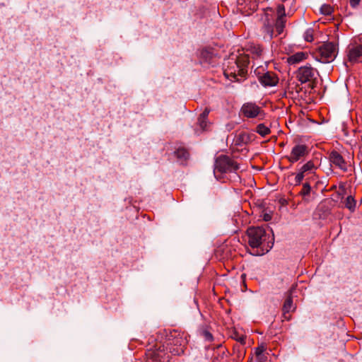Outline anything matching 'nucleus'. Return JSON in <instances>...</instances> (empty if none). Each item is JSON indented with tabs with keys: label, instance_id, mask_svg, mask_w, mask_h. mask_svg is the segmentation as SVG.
I'll return each mask as SVG.
<instances>
[{
	"label": "nucleus",
	"instance_id": "obj_1",
	"mask_svg": "<svg viewBox=\"0 0 362 362\" xmlns=\"http://www.w3.org/2000/svg\"><path fill=\"white\" fill-rule=\"evenodd\" d=\"M239 169V165L233 160L226 156H220L216 159L214 163V173L217 180L221 178L224 173H233V177H238L236 171Z\"/></svg>",
	"mask_w": 362,
	"mask_h": 362
},
{
	"label": "nucleus",
	"instance_id": "obj_2",
	"mask_svg": "<svg viewBox=\"0 0 362 362\" xmlns=\"http://www.w3.org/2000/svg\"><path fill=\"white\" fill-rule=\"evenodd\" d=\"M250 54L245 55H240L238 57H232L230 60L233 61V66L227 68L224 71V75L226 78L229 76H233L235 78L237 75L243 76L245 73V69L250 62Z\"/></svg>",
	"mask_w": 362,
	"mask_h": 362
},
{
	"label": "nucleus",
	"instance_id": "obj_3",
	"mask_svg": "<svg viewBox=\"0 0 362 362\" xmlns=\"http://www.w3.org/2000/svg\"><path fill=\"white\" fill-rule=\"evenodd\" d=\"M248 243L253 248L259 247L267 240V234L261 227H251L247 230Z\"/></svg>",
	"mask_w": 362,
	"mask_h": 362
},
{
	"label": "nucleus",
	"instance_id": "obj_4",
	"mask_svg": "<svg viewBox=\"0 0 362 362\" xmlns=\"http://www.w3.org/2000/svg\"><path fill=\"white\" fill-rule=\"evenodd\" d=\"M321 56L320 62L323 63L330 62L334 60L337 54V47L334 42H327L319 48Z\"/></svg>",
	"mask_w": 362,
	"mask_h": 362
},
{
	"label": "nucleus",
	"instance_id": "obj_5",
	"mask_svg": "<svg viewBox=\"0 0 362 362\" xmlns=\"http://www.w3.org/2000/svg\"><path fill=\"white\" fill-rule=\"evenodd\" d=\"M317 71L314 69L311 66L306 65L301 66L298 70V78L302 83L311 81L316 78Z\"/></svg>",
	"mask_w": 362,
	"mask_h": 362
},
{
	"label": "nucleus",
	"instance_id": "obj_6",
	"mask_svg": "<svg viewBox=\"0 0 362 362\" xmlns=\"http://www.w3.org/2000/svg\"><path fill=\"white\" fill-rule=\"evenodd\" d=\"M309 152L308 147L305 144L295 145L291 151L288 159L291 163H296L304 158Z\"/></svg>",
	"mask_w": 362,
	"mask_h": 362
},
{
	"label": "nucleus",
	"instance_id": "obj_7",
	"mask_svg": "<svg viewBox=\"0 0 362 362\" xmlns=\"http://www.w3.org/2000/svg\"><path fill=\"white\" fill-rule=\"evenodd\" d=\"M243 115L248 118L257 117L261 112L260 107L253 103H246L241 107Z\"/></svg>",
	"mask_w": 362,
	"mask_h": 362
},
{
	"label": "nucleus",
	"instance_id": "obj_8",
	"mask_svg": "<svg viewBox=\"0 0 362 362\" xmlns=\"http://www.w3.org/2000/svg\"><path fill=\"white\" fill-rule=\"evenodd\" d=\"M259 80L261 84L264 87H273L275 86L279 81V78L276 75L270 71H267L262 75L259 76Z\"/></svg>",
	"mask_w": 362,
	"mask_h": 362
},
{
	"label": "nucleus",
	"instance_id": "obj_9",
	"mask_svg": "<svg viewBox=\"0 0 362 362\" xmlns=\"http://www.w3.org/2000/svg\"><path fill=\"white\" fill-rule=\"evenodd\" d=\"M348 60L352 64L362 62V45L350 47L347 54Z\"/></svg>",
	"mask_w": 362,
	"mask_h": 362
},
{
	"label": "nucleus",
	"instance_id": "obj_10",
	"mask_svg": "<svg viewBox=\"0 0 362 362\" xmlns=\"http://www.w3.org/2000/svg\"><path fill=\"white\" fill-rule=\"evenodd\" d=\"M329 161L332 165L343 171H346L347 165L343 157L337 152L332 151L329 154Z\"/></svg>",
	"mask_w": 362,
	"mask_h": 362
},
{
	"label": "nucleus",
	"instance_id": "obj_11",
	"mask_svg": "<svg viewBox=\"0 0 362 362\" xmlns=\"http://www.w3.org/2000/svg\"><path fill=\"white\" fill-rule=\"evenodd\" d=\"M308 57L307 53L303 52H296L287 58V62L290 65H295L305 60Z\"/></svg>",
	"mask_w": 362,
	"mask_h": 362
},
{
	"label": "nucleus",
	"instance_id": "obj_12",
	"mask_svg": "<svg viewBox=\"0 0 362 362\" xmlns=\"http://www.w3.org/2000/svg\"><path fill=\"white\" fill-rule=\"evenodd\" d=\"M273 23L274 19L272 18L271 19L269 18V14L265 13V20L264 23V31L266 32L268 35V37L272 39L273 37Z\"/></svg>",
	"mask_w": 362,
	"mask_h": 362
},
{
	"label": "nucleus",
	"instance_id": "obj_13",
	"mask_svg": "<svg viewBox=\"0 0 362 362\" xmlns=\"http://www.w3.org/2000/svg\"><path fill=\"white\" fill-rule=\"evenodd\" d=\"M281 10H284L283 7H279V16L276 21L275 26L278 34H281L284 28V15L281 14Z\"/></svg>",
	"mask_w": 362,
	"mask_h": 362
},
{
	"label": "nucleus",
	"instance_id": "obj_14",
	"mask_svg": "<svg viewBox=\"0 0 362 362\" xmlns=\"http://www.w3.org/2000/svg\"><path fill=\"white\" fill-rule=\"evenodd\" d=\"M175 154L180 163L183 164L189 158V153L185 148H178Z\"/></svg>",
	"mask_w": 362,
	"mask_h": 362
},
{
	"label": "nucleus",
	"instance_id": "obj_15",
	"mask_svg": "<svg viewBox=\"0 0 362 362\" xmlns=\"http://www.w3.org/2000/svg\"><path fill=\"white\" fill-rule=\"evenodd\" d=\"M295 310V307L293 305V300L291 297H288L284 304L283 311L284 315H286V313H289Z\"/></svg>",
	"mask_w": 362,
	"mask_h": 362
},
{
	"label": "nucleus",
	"instance_id": "obj_16",
	"mask_svg": "<svg viewBox=\"0 0 362 362\" xmlns=\"http://www.w3.org/2000/svg\"><path fill=\"white\" fill-rule=\"evenodd\" d=\"M300 169L303 171V173H305L308 175L314 172L315 165L312 161H308L305 164H304Z\"/></svg>",
	"mask_w": 362,
	"mask_h": 362
},
{
	"label": "nucleus",
	"instance_id": "obj_17",
	"mask_svg": "<svg viewBox=\"0 0 362 362\" xmlns=\"http://www.w3.org/2000/svg\"><path fill=\"white\" fill-rule=\"evenodd\" d=\"M250 53L252 55V59H255L262 55V49L259 45L252 46Z\"/></svg>",
	"mask_w": 362,
	"mask_h": 362
},
{
	"label": "nucleus",
	"instance_id": "obj_18",
	"mask_svg": "<svg viewBox=\"0 0 362 362\" xmlns=\"http://www.w3.org/2000/svg\"><path fill=\"white\" fill-rule=\"evenodd\" d=\"M257 132L262 136H265L270 133V129L264 124H259L257 127Z\"/></svg>",
	"mask_w": 362,
	"mask_h": 362
},
{
	"label": "nucleus",
	"instance_id": "obj_19",
	"mask_svg": "<svg viewBox=\"0 0 362 362\" xmlns=\"http://www.w3.org/2000/svg\"><path fill=\"white\" fill-rule=\"evenodd\" d=\"M266 349L267 348L264 344H261L255 348V354L259 360L263 358V353L265 351Z\"/></svg>",
	"mask_w": 362,
	"mask_h": 362
},
{
	"label": "nucleus",
	"instance_id": "obj_20",
	"mask_svg": "<svg viewBox=\"0 0 362 362\" xmlns=\"http://www.w3.org/2000/svg\"><path fill=\"white\" fill-rule=\"evenodd\" d=\"M345 205L346 207H347L351 211L354 210L356 206V202L354 199L351 196H348L346 199Z\"/></svg>",
	"mask_w": 362,
	"mask_h": 362
},
{
	"label": "nucleus",
	"instance_id": "obj_21",
	"mask_svg": "<svg viewBox=\"0 0 362 362\" xmlns=\"http://www.w3.org/2000/svg\"><path fill=\"white\" fill-rule=\"evenodd\" d=\"M313 33H314L313 29H312V28L307 29L303 34V37H304L305 40L307 42H312L313 40Z\"/></svg>",
	"mask_w": 362,
	"mask_h": 362
},
{
	"label": "nucleus",
	"instance_id": "obj_22",
	"mask_svg": "<svg viewBox=\"0 0 362 362\" xmlns=\"http://www.w3.org/2000/svg\"><path fill=\"white\" fill-rule=\"evenodd\" d=\"M307 175L305 173H303V171L299 169L298 172L296 174L295 176V185H298L301 182V181L303 180V178Z\"/></svg>",
	"mask_w": 362,
	"mask_h": 362
},
{
	"label": "nucleus",
	"instance_id": "obj_23",
	"mask_svg": "<svg viewBox=\"0 0 362 362\" xmlns=\"http://www.w3.org/2000/svg\"><path fill=\"white\" fill-rule=\"evenodd\" d=\"M320 11L322 13L325 15H329L331 14L332 9L330 6L325 4L322 6Z\"/></svg>",
	"mask_w": 362,
	"mask_h": 362
},
{
	"label": "nucleus",
	"instance_id": "obj_24",
	"mask_svg": "<svg viewBox=\"0 0 362 362\" xmlns=\"http://www.w3.org/2000/svg\"><path fill=\"white\" fill-rule=\"evenodd\" d=\"M198 122L199 127L202 128V129L205 130L207 128L208 122L207 119L199 118Z\"/></svg>",
	"mask_w": 362,
	"mask_h": 362
},
{
	"label": "nucleus",
	"instance_id": "obj_25",
	"mask_svg": "<svg viewBox=\"0 0 362 362\" xmlns=\"http://www.w3.org/2000/svg\"><path fill=\"white\" fill-rule=\"evenodd\" d=\"M310 192V186L308 183H305L303 186V189H302V191H301V194L303 195H308L309 194Z\"/></svg>",
	"mask_w": 362,
	"mask_h": 362
},
{
	"label": "nucleus",
	"instance_id": "obj_26",
	"mask_svg": "<svg viewBox=\"0 0 362 362\" xmlns=\"http://www.w3.org/2000/svg\"><path fill=\"white\" fill-rule=\"evenodd\" d=\"M204 336L205 339L208 341H211L213 339L212 334L207 331L204 332Z\"/></svg>",
	"mask_w": 362,
	"mask_h": 362
},
{
	"label": "nucleus",
	"instance_id": "obj_27",
	"mask_svg": "<svg viewBox=\"0 0 362 362\" xmlns=\"http://www.w3.org/2000/svg\"><path fill=\"white\" fill-rule=\"evenodd\" d=\"M361 0H350V5L352 8H356L358 6Z\"/></svg>",
	"mask_w": 362,
	"mask_h": 362
},
{
	"label": "nucleus",
	"instance_id": "obj_28",
	"mask_svg": "<svg viewBox=\"0 0 362 362\" xmlns=\"http://www.w3.org/2000/svg\"><path fill=\"white\" fill-rule=\"evenodd\" d=\"M209 113V111L208 110H205L199 116V118L205 119H207L208 115Z\"/></svg>",
	"mask_w": 362,
	"mask_h": 362
},
{
	"label": "nucleus",
	"instance_id": "obj_29",
	"mask_svg": "<svg viewBox=\"0 0 362 362\" xmlns=\"http://www.w3.org/2000/svg\"><path fill=\"white\" fill-rule=\"evenodd\" d=\"M271 218H272L271 216L269 214H265L264 215V220L266 221H269L271 219Z\"/></svg>",
	"mask_w": 362,
	"mask_h": 362
},
{
	"label": "nucleus",
	"instance_id": "obj_30",
	"mask_svg": "<svg viewBox=\"0 0 362 362\" xmlns=\"http://www.w3.org/2000/svg\"><path fill=\"white\" fill-rule=\"evenodd\" d=\"M237 341L241 342L242 344L245 343V337H240L237 339Z\"/></svg>",
	"mask_w": 362,
	"mask_h": 362
},
{
	"label": "nucleus",
	"instance_id": "obj_31",
	"mask_svg": "<svg viewBox=\"0 0 362 362\" xmlns=\"http://www.w3.org/2000/svg\"><path fill=\"white\" fill-rule=\"evenodd\" d=\"M273 243H272V245H268L266 248V252H269V250L272 247Z\"/></svg>",
	"mask_w": 362,
	"mask_h": 362
}]
</instances>
